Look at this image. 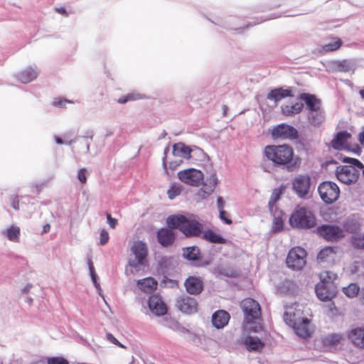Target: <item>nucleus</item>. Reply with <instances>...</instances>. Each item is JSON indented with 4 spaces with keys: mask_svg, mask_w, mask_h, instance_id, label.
<instances>
[{
    "mask_svg": "<svg viewBox=\"0 0 364 364\" xmlns=\"http://www.w3.org/2000/svg\"><path fill=\"white\" fill-rule=\"evenodd\" d=\"M304 306L299 303L291 304L284 307L283 320L287 325L294 329L301 338H308L314 332L311 320L305 315Z\"/></svg>",
    "mask_w": 364,
    "mask_h": 364,
    "instance_id": "nucleus-1",
    "label": "nucleus"
},
{
    "mask_svg": "<svg viewBox=\"0 0 364 364\" xmlns=\"http://www.w3.org/2000/svg\"><path fill=\"white\" fill-rule=\"evenodd\" d=\"M166 224L171 229H178L186 237H198L202 233L203 224L193 215H172L166 218Z\"/></svg>",
    "mask_w": 364,
    "mask_h": 364,
    "instance_id": "nucleus-2",
    "label": "nucleus"
},
{
    "mask_svg": "<svg viewBox=\"0 0 364 364\" xmlns=\"http://www.w3.org/2000/svg\"><path fill=\"white\" fill-rule=\"evenodd\" d=\"M264 156L277 166H287L293 160L294 151L288 144L268 145L263 151Z\"/></svg>",
    "mask_w": 364,
    "mask_h": 364,
    "instance_id": "nucleus-3",
    "label": "nucleus"
},
{
    "mask_svg": "<svg viewBox=\"0 0 364 364\" xmlns=\"http://www.w3.org/2000/svg\"><path fill=\"white\" fill-rule=\"evenodd\" d=\"M343 162L350 165L341 166L337 168L336 177L338 180L346 185L355 183L360 176V171L363 168V164L356 159L346 157Z\"/></svg>",
    "mask_w": 364,
    "mask_h": 364,
    "instance_id": "nucleus-4",
    "label": "nucleus"
},
{
    "mask_svg": "<svg viewBox=\"0 0 364 364\" xmlns=\"http://www.w3.org/2000/svg\"><path fill=\"white\" fill-rule=\"evenodd\" d=\"M289 224L292 228L309 229L316 224V218L309 209L297 206L289 218Z\"/></svg>",
    "mask_w": 364,
    "mask_h": 364,
    "instance_id": "nucleus-5",
    "label": "nucleus"
},
{
    "mask_svg": "<svg viewBox=\"0 0 364 364\" xmlns=\"http://www.w3.org/2000/svg\"><path fill=\"white\" fill-rule=\"evenodd\" d=\"M306 257L307 252L304 248L299 246L294 247L287 254L286 264L291 270H302L306 264Z\"/></svg>",
    "mask_w": 364,
    "mask_h": 364,
    "instance_id": "nucleus-6",
    "label": "nucleus"
},
{
    "mask_svg": "<svg viewBox=\"0 0 364 364\" xmlns=\"http://www.w3.org/2000/svg\"><path fill=\"white\" fill-rule=\"evenodd\" d=\"M328 71L351 73L357 69V61L355 59H345L342 60H331L321 63Z\"/></svg>",
    "mask_w": 364,
    "mask_h": 364,
    "instance_id": "nucleus-7",
    "label": "nucleus"
},
{
    "mask_svg": "<svg viewBox=\"0 0 364 364\" xmlns=\"http://www.w3.org/2000/svg\"><path fill=\"white\" fill-rule=\"evenodd\" d=\"M339 196L340 188L336 183L326 181L320 183V198L325 203H333Z\"/></svg>",
    "mask_w": 364,
    "mask_h": 364,
    "instance_id": "nucleus-8",
    "label": "nucleus"
},
{
    "mask_svg": "<svg viewBox=\"0 0 364 364\" xmlns=\"http://www.w3.org/2000/svg\"><path fill=\"white\" fill-rule=\"evenodd\" d=\"M240 307L247 323H251L261 317V307L259 303L252 298L243 299L240 303Z\"/></svg>",
    "mask_w": 364,
    "mask_h": 364,
    "instance_id": "nucleus-9",
    "label": "nucleus"
},
{
    "mask_svg": "<svg viewBox=\"0 0 364 364\" xmlns=\"http://www.w3.org/2000/svg\"><path fill=\"white\" fill-rule=\"evenodd\" d=\"M336 275L331 272L324 271L320 273V292L326 293L325 298L334 297L336 287L334 281Z\"/></svg>",
    "mask_w": 364,
    "mask_h": 364,
    "instance_id": "nucleus-10",
    "label": "nucleus"
},
{
    "mask_svg": "<svg viewBox=\"0 0 364 364\" xmlns=\"http://www.w3.org/2000/svg\"><path fill=\"white\" fill-rule=\"evenodd\" d=\"M131 252L135 257L134 259H130L129 264L131 267L137 268L144 264L148 255L146 245L140 240L135 241L131 247Z\"/></svg>",
    "mask_w": 364,
    "mask_h": 364,
    "instance_id": "nucleus-11",
    "label": "nucleus"
},
{
    "mask_svg": "<svg viewBox=\"0 0 364 364\" xmlns=\"http://www.w3.org/2000/svg\"><path fill=\"white\" fill-rule=\"evenodd\" d=\"M178 176L183 183L192 186H198L203 179V173L195 168L180 171Z\"/></svg>",
    "mask_w": 364,
    "mask_h": 364,
    "instance_id": "nucleus-12",
    "label": "nucleus"
},
{
    "mask_svg": "<svg viewBox=\"0 0 364 364\" xmlns=\"http://www.w3.org/2000/svg\"><path fill=\"white\" fill-rule=\"evenodd\" d=\"M344 230L336 225H323L320 226V236L326 240L335 242L344 237Z\"/></svg>",
    "mask_w": 364,
    "mask_h": 364,
    "instance_id": "nucleus-13",
    "label": "nucleus"
},
{
    "mask_svg": "<svg viewBox=\"0 0 364 364\" xmlns=\"http://www.w3.org/2000/svg\"><path fill=\"white\" fill-rule=\"evenodd\" d=\"M272 135L276 139H293L297 138L298 132L292 126L281 124L273 128Z\"/></svg>",
    "mask_w": 364,
    "mask_h": 364,
    "instance_id": "nucleus-14",
    "label": "nucleus"
},
{
    "mask_svg": "<svg viewBox=\"0 0 364 364\" xmlns=\"http://www.w3.org/2000/svg\"><path fill=\"white\" fill-rule=\"evenodd\" d=\"M217 184V176L213 173L207 178L203 186L198 191L197 196L201 199H206L214 192Z\"/></svg>",
    "mask_w": 364,
    "mask_h": 364,
    "instance_id": "nucleus-15",
    "label": "nucleus"
},
{
    "mask_svg": "<svg viewBox=\"0 0 364 364\" xmlns=\"http://www.w3.org/2000/svg\"><path fill=\"white\" fill-rule=\"evenodd\" d=\"M176 306L180 311L186 314L195 313L198 309L196 300L186 295H183L177 299Z\"/></svg>",
    "mask_w": 364,
    "mask_h": 364,
    "instance_id": "nucleus-16",
    "label": "nucleus"
},
{
    "mask_svg": "<svg viewBox=\"0 0 364 364\" xmlns=\"http://www.w3.org/2000/svg\"><path fill=\"white\" fill-rule=\"evenodd\" d=\"M293 188L300 197H304L310 188V178L308 176H299L293 181Z\"/></svg>",
    "mask_w": 364,
    "mask_h": 364,
    "instance_id": "nucleus-17",
    "label": "nucleus"
},
{
    "mask_svg": "<svg viewBox=\"0 0 364 364\" xmlns=\"http://www.w3.org/2000/svg\"><path fill=\"white\" fill-rule=\"evenodd\" d=\"M171 228H161L156 232L158 242L164 247L171 246L176 239V234Z\"/></svg>",
    "mask_w": 364,
    "mask_h": 364,
    "instance_id": "nucleus-18",
    "label": "nucleus"
},
{
    "mask_svg": "<svg viewBox=\"0 0 364 364\" xmlns=\"http://www.w3.org/2000/svg\"><path fill=\"white\" fill-rule=\"evenodd\" d=\"M184 286L188 293L198 295L203 289V282L199 277L190 276L185 280Z\"/></svg>",
    "mask_w": 364,
    "mask_h": 364,
    "instance_id": "nucleus-19",
    "label": "nucleus"
},
{
    "mask_svg": "<svg viewBox=\"0 0 364 364\" xmlns=\"http://www.w3.org/2000/svg\"><path fill=\"white\" fill-rule=\"evenodd\" d=\"M148 304L151 311L156 316H164L167 312L166 305L161 297L152 295L149 297Z\"/></svg>",
    "mask_w": 364,
    "mask_h": 364,
    "instance_id": "nucleus-20",
    "label": "nucleus"
},
{
    "mask_svg": "<svg viewBox=\"0 0 364 364\" xmlns=\"http://www.w3.org/2000/svg\"><path fill=\"white\" fill-rule=\"evenodd\" d=\"M326 293L320 292V309L323 313L328 316H333L338 314V311L332 301L333 297L325 298Z\"/></svg>",
    "mask_w": 364,
    "mask_h": 364,
    "instance_id": "nucleus-21",
    "label": "nucleus"
},
{
    "mask_svg": "<svg viewBox=\"0 0 364 364\" xmlns=\"http://www.w3.org/2000/svg\"><path fill=\"white\" fill-rule=\"evenodd\" d=\"M343 45L342 40L338 37H330L323 40L320 46V54H326L338 50Z\"/></svg>",
    "mask_w": 364,
    "mask_h": 364,
    "instance_id": "nucleus-22",
    "label": "nucleus"
},
{
    "mask_svg": "<svg viewBox=\"0 0 364 364\" xmlns=\"http://www.w3.org/2000/svg\"><path fill=\"white\" fill-rule=\"evenodd\" d=\"M300 98L302 100H304L306 105L309 107V120L312 124H316V117H317V109L316 107V103L317 102V100L316 97L312 95H309L306 93L303 92L300 95Z\"/></svg>",
    "mask_w": 364,
    "mask_h": 364,
    "instance_id": "nucleus-23",
    "label": "nucleus"
},
{
    "mask_svg": "<svg viewBox=\"0 0 364 364\" xmlns=\"http://www.w3.org/2000/svg\"><path fill=\"white\" fill-rule=\"evenodd\" d=\"M348 338L355 347L364 350V327H356L351 329Z\"/></svg>",
    "mask_w": 364,
    "mask_h": 364,
    "instance_id": "nucleus-24",
    "label": "nucleus"
},
{
    "mask_svg": "<svg viewBox=\"0 0 364 364\" xmlns=\"http://www.w3.org/2000/svg\"><path fill=\"white\" fill-rule=\"evenodd\" d=\"M351 134L348 132H340L331 141L332 147L336 150H342L348 148V141Z\"/></svg>",
    "mask_w": 364,
    "mask_h": 364,
    "instance_id": "nucleus-25",
    "label": "nucleus"
},
{
    "mask_svg": "<svg viewBox=\"0 0 364 364\" xmlns=\"http://www.w3.org/2000/svg\"><path fill=\"white\" fill-rule=\"evenodd\" d=\"M343 339V336L341 333L328 334L322 339L323 348L325 350L331 351L335 349Z\"/></svg>",
    "mask_w": 364,
    "mask_h": 364,
    "instance_id": "nucleus-26",
    "label": "nucleus"
},
{
    "mask_svg": "<svg viewBox=\"0 0 364 364\" xmlns=\"http://www.w3.org/2000/svg\"><path fill=\"white\" fill-rule=\"evenodd\" d=\"M230 318V314L226 311L218 310L212 316L213 325L216 328H223L228 323Z\"/></svg>",
    "mask_w": 364,
    "mask_h": 364,
    "instance_id": "nucleus-27",
    "label": "nucleus"
},
{
    "mask_svg": "<svg viewBox=\"0 0 364 364\" xmlns=\"http://www.w3.org/2000/svg\"><path fill=\"white\" fill-rule=\"evenodd\" d=\"M38 75L36 68L29 67L21 71L16 75V79L22 83H28L35 80Z\"/></svg>",
    "mask_w": 364,
    "mask_h": 364,
    "instance_id": "nucleus-28",
    "label": "nucleus"
},
{
    "mask_svg": "<svg viewBox=\"0 0 364 364\" xmlns=\"http://www.w3.org/2000/svg\"><path fill=\"white\" fill-rule=\"evenodd\" d=\"M191 151L189 146L182 142H178L173 145V155L182 160L191 159Z\"/></svg>",
    "mask_w": 364,
    "mask_h": 364,
    "instance_id": "nucleus-29",
    "label": "nucleus"
},
{
    "mask_svg": "<svg viewBox=\"0 0 364 364\" xmlns=\"http://www.w3.org/2000/svg\"><path fill=\"white\" fill-rule=\"evenodd\" d=\"M137 285L144 292L151 294L156 289L158 283L154 279L151 277H146L138 280Z\"/></svg>",
    "mask_w": 364,
    "mask_h": 364,
    "instance_id": "nucleus-30",
    "label": "nucleus"
},
{
    "mask_svg": "<svg viewBox=\"0 0 364 364\" xmlns=\"http://www.w3.org/2000/svg\"><path fill=\"white\" fill-rule=\"evenodd\" d=\"M201 238L205 241L215 244H225L226 240L220 235L217 234L212 230H202Z\"/></svg>",
    "mask_w": 364,
    "mask_h": 364,
    "instance_id": "nucleus-31",
    "label": "nucleus"
},
{
    "mask_svg": "<svg viewBox=\"0 0 364 364\" xmlns=\"http://www.w3.org/2000/svg\"><path fill=\"white\" fill-rule=\"evenodd\" d=\"M304 107L301 101H299L291 105H285L282 107V114L286 116H293L299 113Z\"/></svg>",
    "mask_w": 364,
    "mask_h": 364,
    "instance_id": "nucleus-32",
    "label": "nucleus"
},
{
    "mask_svg": "<svg viewBox=\"0 0 364 364\" xmlns=\"http://www.w3.org/2000/svg\"><path fill=\"white\" fill-rule=\"evenodd\" d=\"M244 343L249 350H261L264 347V343L255 337L247 336Z\"/></svg>",
    "mask_w": 364,
    "mask_h": 364,
    "instance_id": "nucleus-33",
    "label": "nucleus"
},
{
    "mask_svg": "<svg viewBox=\"0 0 364 364\" xmlns=\"http://www.w3.org/2000/svg\"><path fill=\"white\" fill-rule=\"evenodd\" d=\"M21 230L18 226L12 225L7 228L4 235L7 239L14 242H18L20 239Z\"/></svg>",
    "mask_w": 364,
    "mask_h": 364,
    "instance_id": "nucleus-34",
    "label": "nucleus"
},
{
    "mask_svg": "<svg viewBox=\"0 0 364 364\" xmlns=\"http://www.w3.org/2000/svg\"><path fill=\"white\" fill-rule=\"evenodd\" d=\"M274 217L272 222V230L274 232L281 231L283 229L284 226V220L282 219V212L277 211V210H274L273 213H271Z\"/></svg>",
    "mask_w": 364,
    "mask_h": 364,
    "instance_id": "nucleus-35",
    "label": "nucleus"
},
{
    "mask_svg": "<svg viewBox=\"0 0 364 364\" xmlns=\"http://www.w3.org/2000/svg\"><path fill=\"white\" fill-rule=\"evenodd\" d=\"M200 250L197 247H188L183 250V255L188 260L196 261L199 259Z\"/></svg>",
    "mask_w": 364,
    "mask_h": 364,
    "instance_id": "nucleus-36",
    "label": "nucleus"
},
{
    "mask_svg": "<svg viewBox=\"0 0 364 364\" xmlns=\"http://www.w3.org/2000/svg\"><path fill=\"white\" fill-rule=\"evenodd\" d=\"M360 291V287L356 283H350L343 288V292L349 298L356 297Z\"/></svg>",
    "mask_w": 364,
    "mask_h": 364,
    "instance_id": "nucleus-37",
    "label": "nucleus"
},
{
    "mask_svg": "<svg viewBox=\"0 0 364 364\" xmlns=\"http://www.w3.org/2000/svg\"><path fill=\"white\" fill-rule=\"evenodd\" d=\"M336 255L335 247H326L320 250V260L334 259Z\"/></svg>",
    "mask_w": 364,
    "mask_h": 364,
    "instance_id": "nucleus-38",
    "label": "nucleus"
},
{
    "mask_svg": "<svg viewBox=\"0 0 364 364\" xmlns=\"http://www.w3.org/2000/svg\"><path fill=\"white\" fill-rule=\"evenodd\" d=\"M282 195V191L279 188H276L273 191L270 200L268 203L269 209L271 213H273L274 210H277L276 203L280 199Z\"/></svg>",
    "mask_w": 364,
    "mask_h": 364,
    "instance_id": "nucleus-39",
    "label": "nucleus"
},
{
    "mask_svg": "<svg viewBox=\"0 0 364 364\" xmlns=\"http://www.w3.org/2000/svg\"><path fill=\"white\" fill-rule=\"evenodd\" d=\"M338 168H340V166H338V163L334 160L328 161L321 165V170H326V172H333L335 171L336 173Z\"/></svg>",
    "mask_w": 364,
    "mask_h": 364,
    "instance_id": "nucleus-40",
    "label": "nucleus"
},
{
    "mask_svg": "<svg viewBox=\"0 0 364 364\" xmlns=\"http://www.w3.org/2000/svg\"><path fill=\"white\" fill-rule=\"evenodd\" d=\"M352 245L355 249L364 250V234L353 237Z\"/></svg>",
    "mask_w": 364,
    "mask_h": 364,
    "instance_id": "nucleus-41",
    "label": "nucleus"
},
{
    "mask_svg": "<svg viewBox=\"0 0 364 364\" xmlns=\"http://www.w3.org/2000/svg\"><path fill=\"white\" fill-rule=\"evenodd\" d=\"M142 97L139 93H129L125 97H122L118 100V102L121 104L126 103L128 101L136 100L141 99Z\"/></svg>",
    "mask_w": 364,
    "mask_h": 364,
    "instance_id": "nucleus-42",
    "label": "nucleus"
},
{
    "mask_svg": "<svg viewBox=\"0 0 364 364\" xmlns=\"http://www.w3.org/2000/svg\"><path fill=\"white\" fill-rule=\"evenodd\" d=\"M290 93L291 92H269L267 99L277 101L286 97L291 96Z\"/></svg>",
    "mask_w": 364,
    "mask_h": 364,
    "instance_id": "nucleus-43",
    "label": "nucleus"
},
{
    "mask_svg": "<svg viewBox=\"0 0 364 364\" xmlns=\"http://www.w3.org/2000/svg\"><path fill=\"white\" fill-rule=\"evenodd\" d=\"M181 193V188L176 186H171L167 191L168 197L173 199L176 196Z\"/></svg>",
    "mask_w": 364,
    "mask_h": 364,
    "instance_id": "nucleus-44",
    "label": "nucleus"
},
{
    "mask_svg": "<svg viewBox=\"0 0 364 364\" xmlns=\"http://www.w3.org/2000/svg\"><path fill=\"white\" fill-rule=\"evenodd\" d=\"M48 364H69V363L63 357H52L48 359Z\"/></svg>",
    "mask_w": 364,
    "mask_h": 364,
    "instance_id": "nucleus-45",
    "label": "nucleus"
},
{
    "mask_svg": "<svg viewBox=\"0 0 364 364\" xmlns=\"http://www.w3.org/2000/svg\"><path fill=\"white\" fill-rule=\"evenodd\" d=\"M87 170L85 168H82L78 171L77 179L82 184H85L87 181L86 177Z\"/></svg>",
    "mask_w": 364,
    "mask_h": 364,
    "instance_id": "nucleus-46",
    "label": "nucleus"
},
{
    "mask_svg": "<svg viewBox=\"0 0 364 364\" xmlns=\"http://www.w3.org/2000/svg\"><path fill=\"white\" fill-rule=\"evenodd\" d=\"M109 234L105 230H102L100 235V244L105 245L109 240Z\"/></svg>",
    "mask_w": 364,
    "mask_h": 364,
    "instance_id": "nucleus-47",
    "label": "nucleus"
},
{
    "mask_svg": "<svg viewBox=\"0 0 364 364\" xmlns=\"http://www.w3.org/2000/svg\"><path fill=\"white\" fill-rule=\"evenodd\" d=\"M10 204L11 207L15 210H18L19 208V200L18 197L16 195H13L10 197L9 199Z\"/></svg>",
    "mask_w": 364,
    "mask_h": 364,
    "instance_id": "nucleus-48",
    "label": "nucleus"
},
{
    "mask_svg": "<svg viewBox=\"0 0 364 364\" xmlns=\"http://www.w3.org/2000/svg\"><path fill=\"white\" fill-rule=\"evenodd\" d=\"M220 218L228 225H231L232 221L228 218V213L225 210L219 211Z\"/></svg>",
    "mask_w": 364,
    "mask_h": 364,
    "instance_id": "nucleus-49",
    "label": "nucleus"
},
{
    "mask_svg": "<svg viewBox=\"0 0 364 364\" xmlns=\"http://www.w3.org/2000/svg\"><path fill=\"white\" fill-rule=\"evenodd\" d=\"M106 217L107 219V223L111 228H115L116 225L118 223V221L117 219L112 218L110 214L107 213Z\"/></svg>",
    "mask_w": 364,
    "mask_h": 364,
    "instance_id": "nucleus-50",
    "label": "nucleus"
},
{
    "mask_svg": "<svg viewBox=\"0 0 364 364\" xmlns=\"http://www.w3.org/2000/svg\"><path fill=\"white\" fill-rule=\"evenodd\" d=\"M106 337H107V339L112 343L117 345L122 348H124V346L122 344H121L118 341V340L112 333H107Z\"/></svg>",
    "mask_w": 364,
    "mask_h": 364,
    "instance_id": "nucleus-51",
    "label": "nucleus"
},
{
    "mask_svg": "<svg viewBox=\"0 0 364 364\" xmlns=\"http://www.w3.org/2000/svg\"><path fill=\"white\" fill-rule=\"evenodd\" d=\"M71 101L63 99H56L53 101V105L57 107H64L66 103H71Z\"/></svg>",
    "mask_w": 364,
    "mask_h": 364,
    "instance_id": "nucleus-52",
    "label": "nucleus"
},
{
    "mask_svg": "<svg viewBox=\"0 0 364 364\" xmlns=\"http://www.w3.org/2000/svg\"><path fill=\"white\" fill-rule=\"evenodd\" d=\"M183 161V160H182L181 159L178 158L174 161H170L168 164L169 168H171V170H175L179 165L181 164Z\"/></svg>",
    "mask_w": 364,
    "mask_h": 364,
    "instance_id": "nucleus-53",
    "label": "nucleus"
},
{
    "mask_svg": "<svg viewBox=\"0 0 364 364\" xmlns=\"http://www.w3.org/2000/svg\"><path fill=\"white\" fill-rule=\"evenodd\" d=\"M217 205L219 211L224 210L223 208L225 203L221 197H218L217 199Z\"/></svg>",
    "mask_w": 364,
    "mask_h": 364,
    "instance_id": "nucleus-54",
    "label": "nucleus"
},
{
    "mask_svg": "<svg viewBox=\"0 0 364 364\" xmlns=\"http://www.w3.org/2000/svg\"><path fill=\"white\" fill-rule=\"evenodd\" d=\"M55 10L58 14H60L63 16H68V13L64 7L55 8Z\"/></svg>",
    "mask_w": 364,
    "mask_h": 364,
    "instance_id": "nucleus-55",
    "label": "nucleus"
},
{
    "mask_svg": "<svg viewBox=\"0 0 364 364\" xmlns=\"http://www.w3.org/2000/svg\"><path fill=\"white\" fill-rule=\"evenodd\" d=\"M283 286L284 287H286L287 288H294V286H295V284L294 282H291L290 281H285L284 283H283Z\"/></svg>",
    "mask_w": 364,
    "mask_h": 364,
    "instance_id": "nucleus-56",
    "label": "nucleus"
},
{
    "mask_svg": "<svg viewBox=\"0 0 364 364\" xmlns=\"http://www.w3.org/2000/svg\"><path fill=\"white\" fill-rule=\"evenodd\" d=\"M50 229V224L47 223V224L44 225L43 227L42 234L49 232Z\"/></svg>",
    "mask_w": 364,
    "mask_h": 364,
    "instance_id": "nucleus-57",
    "label": "nucleus"
},
{
    "mask_svg": "<svg viewBox=\"0 0 364 364\" xmlns=\"http://www.w3.org/2000/svg\"><path fill=\"white\" fill-rule=\"evenodd\" d=\"M341 83H343V84H346V85H348V87L350 88V89H353V84L350 82V80H341Z\"/></svg>",
    "mask_w": 364,
    "mask_h": 364,
    "instance_id": "nucleus-58",
    "label": "nucleus"
},
{
    "mask_svg": "<svg viewBox=\"0 0 364 364\" xmlns=\"http://www.w3.org/2000/svg\"><path fill=\"white\" fill-rule=\"evenodd\" d=\"M88 266H89V269H90V272H95V267L93 266V264L92 262V261L90 259L88 260Z\"/></svg>",
    "mask_w": 364,
    "mask_h": 364,
    "instance_id": "nucleus-59",
    "label": "nucleus"
},
{
    "mask_svg": "<svg viewBox=\"0 0 364 364\" xmlns=\"http://www.w3.org/2000/svg\"><path fill=\"white\" fill-rule=\"evenodd\" d=\"M359 141L362 145H364V131L359 134Z\"/></svg>",
    "mask_w": 364,
    "mask_h": 364,
    "instance_id": "nucleus-60",
    "label": "nucleus"
},
{
    "mask_svg": "<svg viewBox=\"0 0 364 364\" xmlns=\"http://www.w3.org/2000/svg\"><path fill=\"white\" fill-rule=\"evenodd\" d=\"M91 277L94 283H96L97 274L95 272L90 273Z\"/></svg>",
    "mask_w": 364,
    "mask_h": 364,
    "instance_id": "nucleus-61",
    "label": "nucleus"
},
{
    "mask_svg": "<svg viewBox=\"0 0 364 364\" xmlns=\"http://www.w3.org/2000/svg\"><path fill=\"white\" fill-rule=\"evenodd\" d=\"M360 301L363 305H364V291L361 293L360 296Z\"/></svg>",
    "mask_w": 364,
    "mask_h": 364,
    "instance_id": "nucleus-62",
    "label": "nucleus"
},
{
    "mask_svg": "<svg viewBox=\"0 0 364 364\" xmlns=\"http://www.w3.org/2000/svg\"><path fill=\"white\" fill-rule=\"evenodd\" d=\"M55 141L57 144H63V140L58 136H55Z\"/></svg>",
    "mask_w": 364,
    "mask_h": 364,
    "instance_id": "nucleus-63",
    "label": "nucleus"
},
{
    "mask_svg": "<svg viewBox=\"0 0 364 364\" xmlns=\"http://www.w3.org/2000/svg\"><path fill=\"white\" fill-rule=\"evenodd\" d=\"M315 293L316 296L318 297V284L315 285Z\"/></svg>",
    "mask_w": 364,
    "mask_h": 364,
    "instance_id": "nucleus-64",
    "label": "nucleus"
}]
</instances>
